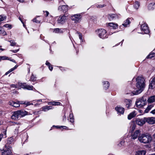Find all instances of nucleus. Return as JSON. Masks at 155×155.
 Listing matches in <instances>:
<instances>
[{"label":"nucleus","instance_id":"nucleus-1","mask_svg":"<svg viewBox=\"0 0 155 155\" xmlns=\"http://www.w3.org/2000/svg\"><path fill=\"white\" fill-rule=\"evenodd\" d=\"M136 88L132 92V95H137L140 93L145 87V81L144 78L142 76H138L136 79Z\"/></svg>","mask_w":155,"mask_h":155},{"label":"nucleus","instance_id":"nucleus-2","mask_svg":"<svg viewBox=\"0 0 155 155\" xmlns=\"http://www.w3.org/2000/svg\"><path fill=\"white\" fill-rule=\"evenodd\" d=\"M27 114V112L25 111L22 110H18L13 113L11 118L12 119L14 120H18Z\"/></svg>","mask_w":155,"mask_h":155},{"label":"nucleus","instance_id":"nucleus-3","mask_svg":"<svg viewBox=\"0 0 155 155\" xmlns=\"http://www.w3.org/2000/svg\"><path fill=\"white\" fill-rule=\"evenodd\" d=\"M152 138L150 135L145 134H142L139 136L138 140L141 143H147L151 142Z\"/></svg>","mask_w":155,"mask_h":155},{"label":"nucleus","instance_id":"nucleus-4","mask_svg":"<svg viewBox=\"0 0 155 155\" xmlns=\"http://www.w3.org/2000/svg\"><path fill=\"white\" fill-rule=\"evenodd\" d=\"M146 99L142 97L140 99L137 100L136 102V106L138 108H141L144 106L146 103Z\"/></svg>","mask_w":155,"mask_h":155},{"label":"nucleus","instance_id":"nucleus-5","mask_svg":"<svg viewBox=\"0 0 155 155\" xmlns=\"http://www.w3.org/2000/svg\"><path fill=\"white\" fill-rule=\"evenodd\" d=\"M99 37L103 39L107 38V36L106 34V31L103 29H98L96 31Z\"/></svg>","mask_w":155,"mask_h":155},{"label":"nucleus","instance_id":"nucleus-6","mask_svg":"<svg viewBox=\"0 0 155 155\" xmlns=\"http://www.w3.org/2000/svg\"><path fill=\"white\" fill-rule=\"evenodd\" d=\"M11 148L5 145L2 150H1L2 155H11L12 153Z\"/></svg>","mask_w":155,"mask_h":155},{"label":"nucleus","instance_id":"nucleus-7","mask_svg":"<svg viewBox=\"0 0 155 155\" xmlns=\"http://www.w3.org/2000/svg\"><path fill=\"white\" fill-rule=\"evenodd\" d=\"M66 20L67 16L64 15L58 17L57 20V22L59 25H62L65 22Z\"/></svg>","mask_w":155,"mask_h":155},{"label":"nucleus","instance_id":"nucleus-8","mask_svg":"<svg viewBox=\"0 0 155 155\" xmlns=\"http://www.w3.org/2000/svg\"><path fill=\"white\" fill-rule=\"evenodd\" d=\"M141 30L143 32L142 33L143 34H148L149 33L150 31L149 28L147 24L146 23H144L141 25Z\"/></svg>","mask_w":155,"mask_h":155},{"label":"nucleus","instance_id":"nucleus-9","mask_svg":"<svg viewBox=\"0 0 155 155\" xmlns=\"http://www.w3.org/2000/svg\"><path fill=\"white\" fill-rule=\"evenodd\" d=\"M141 131L137 130L135 131L132 134H131V138L132 139L135 140L139 136H140Z\"/></svg>","mask_w":155,"mask_h":155},{"label":"nucleus","instance_id":"nucleus-10","mask_svg":"<svg viewBox=\"0 0 155 155\" xmlns=\"http://www.w3.org/2000/svg\"><path fill=\"white\" fill-rule=\"evenodd\" d=\"M135 122L137 125L142 126L146 122V118L144 117L142 119L137 118Z\"/></svg>","mask_w":155,"mask_h":155},{"label":"nucleus","instance_id":"nucleus-11","mask_svg":"<svg viewBox=\"0 0 155 155\" xmlns=\"http://www.w3.org/2000/svg\"><path fill=\"white\" fill-rule=\"evenodd\" d=\"M68 6L67 5H63L59 7L58 10L60 12H62L64 13H66L68 10Z\"/></svg>","mask_w":155,"mask_h":155},{"label":"nucleus","instance_id":"nucleus-12","mask_svg":"<svg viewBox=\"0 0 155 155\" xmlns=\"http://www.w3.org/2000/svg\"><path fill=\"white\" fill-rule=\"evenodd\" d=\"M81 18V15L76 14L71 16V20L75 21V22H78Z\"/></svg>","mask_w":155,"mask_h":155},{"label":"nucleus","instance_id":"nucleus-13","mask_svg":"<svg viewBox=\"0 0 155 155\" xmlns=\"http://www.w3.org/2000/svg\"><path fill=\"white\" fill-rule=\"evenodd\" d=\"M145 118L146 122L149 124H153L155 123V117H151Z\"/></svg>","mask_w":155,"mask_h":155},{"label":"nucleus","instance_id":"nucleus-14","mask_svg":"<svg viewBox=\"0 0 155 155\" xmlns=\"http://www.w3.org/2000/svg\"><path fill=\"white\" fill-rule=\"evenodd\" d=\"M155 87V77L151 78L150 80V84L149 88L150 89H153Z\"/></svg>","mask_w":155,"mask_h":155},{"label":"nucleus","instance_id":"nucleus-15","mask_svg":"<svg viewBox=\"0 0 155 155\" xmlns=\"http://www.w3.org/2000/svg\"><path fill=\"white\" fill-rule=\"evenodd\" d=\"M21 87L24 89H26L28 90H32L33 88L32 86H30L26 84L25 83L21 84L20 85Z\"/></svg>","mask_w":155,"mask_h":155},{"label":"nucleus","instance_id":"nucleus-16","mask_svg":"<svg viewBox=\"0 0 155 155\" xmlns=\"http://www.w3.org/2000/svg\"><path fill=\"white\" fill-rule=\"evenodd\" d=\"M116 110L120 114H123L124 113V109L120 106H117L115 108Z\"/></svg>","mask_w":155,"mask_h":155},{"label":"nucleus","instance_id":"nucleus-17","mask_svg":"<svg viewBox=\"0 0 155 155\" xmlns=\"http://www.w3.org/2000/svg\"><path fill=\"white\" fill-rule=\"evenodd\" d=\"M119 16V15H118L116 14H113L109 15L108 16V17L109 20L111 21L112 20L118 18Z\"/></svg>","mask_w":155,"mask_h":155},{"label":"nucleus","instance_id":"nucleus-18","mask_svg":"<svg viewBox=\"0 0 155 155\" xmlns=\"http://www.w3.org/2000/svg\"><path fill=\"white\" fill-rule=\"evenodd\" d=\"M9 104L10 105L15 107H18L20 106L19 102H16L12 101H10L9 102Z\"/></svg>","mask_w":155,"mask_h":155},{"label":"nucleus","instance_id":"nucleus-19","mask_svg":"<svg viewBox=\"0 0 155 155\" xmlns=\"http://www.w3.org/2000/svg\"><path fill=\"white\" fill-rule=\"evenodd\" d=\"M13 137H11L8 138L6 144L5 145H7V147H9L10 148H12V145H10L12 143L13 141Z\"/></svg>","mask_w":155,"mask_h":155},{"label":"nucleus","instance_id":"nucleus-20","mask_svg":"<svg viewBox=\"0 0 155 155\" xmlns=\"http://www.w3.org/2000/svg\"><path fill=\"white\" fill-rule=\"evenodd\" d=\"M148 8L149 10H152L155 8V3L152 2L150 3L148 6Z\"/></svg>","mask_w":155,"mask_h":155},{"label":"nucleus","instance_id":"nucleus-21","mask_svg":"<svg viewBox=\"0 0 155 155\" xmlns=\"http://www.w3.org/2000/svg\"><path fill=\"white\" fill-rule=\"evenodd\" d=\"M108 25L111 28H112L114 29H116L118 27V25L117 24H115L113 22L108 23Z\"/></svg>","mask_w":155,"mask_h":155},{"label":"nucleus","instance_id":"nucleus-22","mask_svg":"<svg viewBox=\"0 0 155 155\" xmlns=\"http://www.w3.org/2000/svg\"><path fill=\"white\" fill-rule=\"evenodd\" d=\"M108 25L111 28H112L114 29H116L118 27V25L117 24H115L113 22L108 23Z\"/></svg>","mask_w":155,"mask_h":155},{"label":"nucleus","instance_id":"nucleus-23","mask_svg":"<svg viewBox=\"0 0 155 155\" xmlns=\"http://www.w3.org/2000/svg\"><path fill=\"white\" fill-rule=\"evenodd\" d=\"M136 115V114L135 113V111H133L128 115L127 117L128 119H131L132 118L134 117Z\"/></svg>","mask_w":155,"mask_h":155},{"label":"nucleus","instance_id":"nucleus-24","mask_svg":"<svg viewBox=\"0 0 155 155\" xmlns=\"http://www.w3.org/2000/svg\"><path fill=\"white\" fill-rule=\"evenodd\" d=\"M140 6V3L138 1H135L134 3L133 6L134 8L137 10Z\"/></svg>","mask_w":155,"mask_h":155},{"label":"nucleus","instance_id":"nucleus-25","mask_svg":"<svg viewBox=\"0 0 155 155\" xmlns=\"http://www.w3.org/2000/svg\"><path fill=\"white\" fill-rule=\"evenodd\" d=\"M148 102L149 103H152L155 101V96L153 95L149 97L148 100Z\"/></svg>","mask_w":155,"mask_h":155},{"label":"nucleus","instance_id":"nucleus-26","mask_svg":"<svg viewBox=\"0 0 155 155\" xmlns=\"http://www.w3.org/2000/svg\"><path fill=\"white\" fill-rule=\"evenodd\" d=\"M52 109V107L51 106H45L42 107V110L44 111H46Z\"/></svg>","mask_w":155,"mask_h":155},{"label":"nucleus","instance_id":"nucleus-27","mask_svg":"<svg viewBox=\"0 0 155 155\" xmlns=\"http://www.w3.org/2000/svg\"><path fill=\"white\" fill-rule=\"evenodd\" d=\"M103 85L104 88L105 90L108 89L109 87L110 84L109 82L107 81H104L103 82Z\"/></svg>","mask_w":155,"mask_h":155},{"label":"nucleus","instance_id":"nucleus-28","mask_svg":"<svg viewBox=\"0 0 155 155\" xmlns=\"http://www.w3.org/2000/svg\"><path fill=\"white\" fill-rule=\"evenodd\" d=\"M126 107L128 108L130 106L132 101L130 99H126L125 101Z\"/></svg>","mask_w":155,"mask_h":155},{"label":"nucleus","instance_id":"nucleus-29","mask_svg":"<svg viewBox=\"0 0 155 155\" xmlns=\"http://www.w3.org/2000/svg\"><path fill=\"white\" fill-rule=\"evenodd\" d=\"M53 32L56 33H62L63 30L62 28H56L54 30Z\"/></svg>","mask_w":155,"mask_h":155},{"label":"nucleus","instance_id":"nucleus-30","mask_svg":"<svg viewBox=\"0 0 155 155\" xmlns=\"http://www.w3.org/2000/svg\"><path fill=\"white\" fill-rule=\"evenodd\" d=\"M146 153L144 150H139L136 152V155H145Z\"/></svg>","mask_w":155,"mask_h":155},{"label":"nucleus","instance_id":"nucleus-31","mask_svg":"<svg viewBox=\"0 0 155 155\" xmlns=\"http://www.w3.org/2000/svg\"><path fill=\"white\" fill-rule=\"evenodd\" d=\"M130 23V22L129 20V18L127 19L124 21V23L122 24V25L124 26L125 27H127V25H129Z\"/></svg>","mask_w":155,"mask_h":155},{"label":"nucleus","instance_id":"nucleus-32","mask_svg":"<svg viewBox=\"0 0 155 155\" xmlns=\"http://www.w3.org/2000/svg\"><path fill=\"white\" fill-rule=\"evenodd\" d=\"M69 119H70V121L72 124L74 122V117L72 112L70 114Z\"/></svg>","mask_w":155,"mask_h":155},{"label":"nucleus","instance_id":"nucleus-33","mask_svg":"<svg viewBox=\"0 0 155 155\" xmlns=\"http://www.w3.org/2000/svg\"><path fill=\"white\" fill-rule=\"evenodd\" d=\"M155 57V53H151L146 58H154Z\"/></svg>","mask_w":155,"mask_h":155},{"label":"nucleus","instance_id":"nucleus-34","mask_svg":"<svg viewBox=\"0 0 155 155\" xmlns=\"http://www.w3.org/2000/svg\"><path fill=\"white\" fill-rule=\"evenodd\" d=\"M0 35H7V33L1 27H0Z\"/></svg>","mask_w":155,"mask_h":155},{"label":"nucleus","instance_id":"nucleus-35","mask_svg":"<svg viewBox=\"0 0 155 155\" xmlns=\"http://www.w3.org/2000/svg\"><path fill=\"white\" fill-rule=\"evenodd\" d=\"M36 78L34 76L33 74H32L30 77L29 81H34L36 80Z\"/></svg>","mask_w":155,"mask_h":155},{"label":"nucleus","instance_id":"nucleus-36","mask_svg":"<svg viewBox=\"0 0 155 155\" xmlns=\"http://www.w3.org/2000/svg\"><path fill=\"white\" fill-rule=\"evenodd\" d=\"M39 17V16L37 17L36 18H34L32 20L34 22H35L37 23H39L40 22V21L38 20L37 19V18Z\"/></svg>","mask_w":155,"mask_h":155},{"label":"nucleus","instance_id":"nucleus-37","mask_svg":"<svg viewBox=\"0 0 155 155\" xmlns=\"http://www.w3.org/2000/svg\"><path fill=\"white\" fill-rule=\"evenodd\" d=\"M76 33H77L78 35L79 38L80 39V40L82 42L83 41V39H82V34L81 33L79 32L78 31H77Z\"/></svg>","mask_w":155,"mask_h":155},{"label":"nucleus","instance_id":"nucleus-38","mask_svg":"<svg viewBox=\"0 0 155 155\" xmlns=\"http://www.w3.org/2000/svg\"><path fill=\"white\" fill-rule=\"evenodd\" d=\"M8 58V57H6V56H0V61L2 60H5L7 59Z\"/></svg>","mask_w":155,"mask_h":155},{"label":"nucleus","instance_id":"nucleus-39","mask_svg":"<svg viewBox=\"0 0 155 155\" xmlns=\"http://www.w3.org/2000/svg\"><path fill=\"white\" fill-rule=\"evenodd\" d=\"M10 42L11 43L10 45L12 46H14L15 45L16 43L15 42V41L12 40L10 41Z\"/></svg>","mask_w":155,"mask_h":155},{"label":"nucleus","instance_id":"nucleus-40","mask_svg":"<svg viewBox=\"0 0 155 155\" xmlns=\"http://www.w3.org/2000/svg\"><path fill=\"white\" fill-rule=\"evenodd\" d=\"M105 6H106V5L105 4L102 5L97 4L96 5V7L97 8H102Z\"/></svg>","mask_w":155,"mask_h":155},{"label":"nucleus","instance_id":"nucleus-41","mask_svg":"<svg viewBox=\"0 0 155 155\" xmlns=\"http://www.w3.org/2000/svg\"><path fill=\"white\" fill-rule=\"evenodd\" d=\"M3 26L6 28H8L10 29L12 28V25L8 24H5Z\"/></svg>","mask_w":155,"mask_h":155},{"label":"nucleus","instance_id":"nucleus-42","mask_svg":"<svg viewBox=\"0 0 155 155\" xmlns=\"http://www.w3.org/2000/svg\"><path fill=\"white\" fill-rule=\"evenodd\" d=\"M53 127H56V128H63L64 129H66L67 128V127L65 126H61V127H59L58 126H53Z\"/></svg>","mask_w":155,"mask_h":155},{"label":"nucleus","instance_id":"nucleus-43","mask_svg":"<svg viewBox=\"0 0 155 155\" xmlns=\"http://www.w3.org/2000/svg\"><path fill=\"white\" fill-rule=\"evenodd\" d=\"M44 13H45L44 15L46 17L48 16L49 15V12L47 11H43Z\"/></svg>","mask_w":155,"mask_h":155},{"label":"nucleus","instance_id":"nucleus-44","mask_svg":"<svg viewBox=\"0 0 155 155\" xmlns=\"http://www.w3.org/2000/svg\"><path fill=\"white\" fill-rule=\"evenodd\" d=\"M48 104L49 105H52L55 106V102H50L48 103Z\"/></svg>","mask_w":155,"mask_h":155},{"label":"nucleus","instance_id":"nucleus-45","mask_svg":"<svg viewBox=\"0 0 155 155\" xmlns=\"http://www.w3.org/2000/svg\"><path fill=\"white\" fill-rule=\"evenodd\" d=\"M136 126L135 125H131L130 127V129L132 131L134 130L135 129Z\"/></svg>","mask_w":155,"mask_h":155},{"label":"nucleus","instance_id":"nucleus-46","mask_svg":"<svg viewBox=\"0 0 155 155\" xmlns=\"http://www.w3.org/2000/svg\"><path fill=\"white\" fill-rule=\"evenodd\" d=\"M12 69H10L5 74V75H8V74H9L12 71Z\"/></svg>","mask_w":155,"mask_h":155},{"label":"nucleus","instance_id":"nucleus-47","mask_svg":"<svg viewBox=\"0 0 155 155\" xmlns=\"http://www.w3.org/2000/svg\"><path fill=\"white\" fill-rule=\"evenodd\" d=\"M153 107V105L152 104L150 105L149 106H148L147 108L150 110Z\"/></svg>","mask_w":155,"mask_h":155},{"label":"nucleus","instance_id":"nucleus-48","mask_svg":"<svg viewBox=\"0 0 155 155\" xmlns=\"http://www.w3.org/2000/svg\"><path fill=\"white\" fill-rule=\"evenodd\" d=\"M124 141H122L120 142V143L118 144V146L120 147L121 146L123 145L124 143Z\"/></svg>","mask_w":155,"mask_h":155},{"label":"nucleus","instance_id":"nucleus-49","mask_svg":"<svg viewBox=\"0 0 155 155\" xmlns=\"http://www.w3.org/2000/svg\"><path fill=\"white\" fill-rule=\"evenodd\" d=\"M19 51V49L15 50H11L10 51L13 52L14 53H16Z\"/></svg>","mask_w":155,"mask_h":155},{"label":"nucleus","instance_id":"nucleus-50","mask_svg":"<svg viewBox=\"0 0 155 155\" xmlns=\"http://www.w3.org/2000/svg\"><path fill=\"white\" fill-rule=\"evenodd\" d=\"M150 110L147 107L144 111V113H147Z\"/></svg>","mask_w":155,"mask_h":155},{"label":"nucleus","instance_id":"nucleus-51","mask_svg":"<svg viewBox=\"0 0 155 155\" xmlns=\"http://www.w3.org/2000/svg\"><path fill=\"white\" fill-rule=\"evenodd\" d=\"M48 67L49 70L51 71H52L53 68V67L52 66H51V65H49L48 66Z\"/></svg>","mask_w":155,"mask_h":155},{"label":"nucleus","instance_id":"nucleus-52","mask_svg":"<svg viewBox=\"0 0 155 155\" xmlns=\"http://www.w3.org/2000/svg\"><path fill=\"white\" fill-rule=\"evenodd\" d=\"M45 64L48 66H49V65H51V64H50V63L49 62H48L47 61H46Z\"/></svg>","mask_w":155,"mask_h":155},{"label":"nucleus","instance_id":"nucleus-53","mask_svg":"<svg viewBox=\"0 0 155 155\" xmlns=\"http://www.w3.org/2000/svg\"><path fill=\"white\" fill-rule=\"evenodd\" d=\"M19 102V104H25V102L23 101H18Z\"/></svg>","mask_w":155,"mask_h":155},{"label":"nucleus","instance_id":"nucleus-54","mask_svg":"<svg viewBox=\"0 0 155 155\" xmlns=\"http://www.w3.org/2000/svg\"><path fill=\"white\" fill-rule=\"evenodd\" d=\"M61 103L58 102H55V105H60Z\"/></svg>","mask_w":155,"mask_h":155},{"label":"nucleus","instance_id":"nucleus-55","mask_svg":"<svg viewBox=\"0 0 155 155\" xmlns=\"http://www.w3.org/2000/svg\"><path fill=\"white\" fill-rule=\"evenodd\" d=\"M18 67L17 65H16L14 68H11L12 69V71H14Z\"/></svg>","mask_w":155,"mask_h":155},{"label":"nucleus","instance_id":"nucleus-56","mask_svg":"<svg viewBox=\"0 0 155 155\" xmlns=\"http://www.w3.org/2000/svg\"><path fill=\"white\" fill-rule=\"evenodd\" d=\"M150 113H152V114H155V109L154 110H153L151 111L150 112Z\"/></svg>","mask_w":155,"mask_h":155},{"label":"nucleus","instance_id":"nucleus-57","mask_svg":"<svg viewBox=\"0 0 155 155\" xmlns=\"http://www.w3.org/2000/svg\"><path fill=\"white\" fill-rule=\"evenodd\" d=\"M26 104V105H27V106H28V105H31V104H30V102H28L26 104Z\"/></svg>","mask_w":155,"mask_h":155},{"label":"nucleus","instance_id":"nucleus-58","mask_svg":"<svg viewBox=\"0 0 155 155\" xmlns=\"http://www.w3.org/2000/svg\"><path fill=\"white\" fill-rule=\"evenodd\" d=\"M35 101H36V102H42V100H41V99L38 100H35Z\"/></svg>","mask_w":155,"mask_h":155},{"label":"nucleus","instance_id":"nucleus-59","mask_svg":"<svg viewBox=\"0 0 155 155\" xmlns=\"http://www.w3.org/2000/svg\"><path fill=\"white\" fill-rule=\"evenodd\" d=\"M153 140L155 142V133L153 134Z\"/></svg>","mask_w":155,"mask_h":155},{"label":"nucleus","instance_id":"nucleus-60","mask_svg":"<svg viewBox=\"0 0 155 155\" xmlns=\"http://www.w3.org/2000/svg\"><path fill=\"white\" fill-rule=\"evenodd\" d=\"M19 2H23L25 0H17Z\"/></svg>","mask_w":155,"mask_h":155},{"label":"nucleus","instance_id":"nucleus-61","mask_svg":"<svg viewBox=\"0 0 155 155\" xmlns=\"http://www.w3.org/2000/svg\"><path fill=\"white\" fill-rule=\"evenodd\" d=\"M19 19L21 21V22L22 23H23V21H22V19H21V18L20 17H19Z\"/></svg>","mask_w":155,"mask_h":155},{"label":"nucleus","instance_id":"nucleus-62","mask_svg":"<svg viewBox=\"0 0 155 155\" xmlns=\"http://www.w3.org/2000/svg\"><path fill=\"white\" fill-rule=\"evenodd\" d=\"M4 134L5 135L6 134V131H4Z\"/></svg>","mask_w":155,"mask_h":155},{"label":"nucleus","instance_id":"nucleus-63","mask_svg":"<svg viewBox=\"0 0 155 155\" xmlns=\"http://www.w3.org/2000/svg\"><path fill=\"white\" fill-rule=\"evenodd\" d=\"M0 49L1 50V51H3L4 50V49L3 48H0Z\"/></svg>","mask_w":155,"mask_h":155},{"label":"nucleus","instance_id":"nucleus-64","mask_svg":"<svg viewBox=\"0 0 155 155\" xmlns=\"http://www.w3.org/2000/svg\"><path fill=\"white\" fill-rule=\"evenodd\" d=\"M153 145L154 146V150H155V143L153 144Z\"/></svg>","mask_w":155,"mask_h":155}]
</instances>
